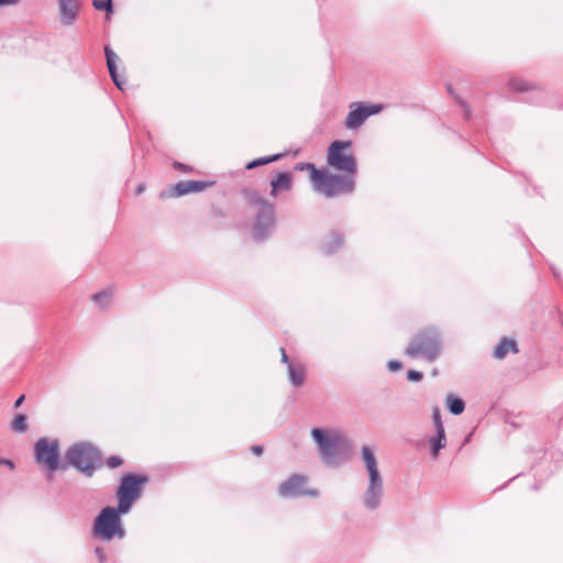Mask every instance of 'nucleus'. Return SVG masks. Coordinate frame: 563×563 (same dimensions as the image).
<instances>
[{"instance_id":"nucleus-15","label":"nucleus","mask_w":563,"mask_h":563,"mask_svg":"<svg viewBox=\"0 0 563 563\" xmlns=\"http://www.w3.org/2000/svg\"><path fill=\"white\" fill-rule=\"evenodd\" d=\"M271 195L276 197L280 191H288L292 186V177L289 173H279L271 181Z\"/></svg>"},{"instance_id":"nucleus-5","label":"nucleus","mask_w":563,"mask_h":563,"mask_svg":"<svg viewBox=\"0 0 563 563\" xmlns=\"http://www.w3.org/2000/svg\"><path fill=\"white\" fill-rule=\"evenodd\" d=\"M68 463L87 476H91L99 462L98 451L87 443H78L68 449L66 453Z\"/></svg>"},{"instance_id":"nucleus-20","label":"nucleus","mask_w":563,"mask_h":563,"mask_svg":"<svg viewBox=\"0 0 563 563\" xmlns=\"http://www.w3.org/2000/svg\"><path fill=\"white\" fill-rule=\"evenodd\" d=\"M430 441L432 445L431 454L433 457H437L440 450L446 446L445 430H435V437H433Z\"/></svg>"},{"instance_id":"nucleus-33","label":"nucleus","mask_w":563,"mask_h":563,"mask_svg":"<svg viewBox=\"0 0 563 563\" xmlns=\"http://www.w3.org/2000/svg\"><path fill=\"white\" fill-rule=\"evenodd\" d=\"M18 3H20V0H0V7L15 5Z\"/></svg>"},{"instance_id":"nucleus-6","label":"nucleus","mask_w":563,"mask_h":563,"mask_svg":"<svg viewBox=\"0 0 563 563\" xmlns=\"http://www.w3.org/2000/svg\"><path fill=\"white\" fill-rule=\"evenodd\" d=\"M440 353L439 335L434 331L419 333L406 349L410 357L422 356L433 361Z\"/></svg>"},{"instance_id":"nucleus-18","label":"nucleus","mask_w":563,"mask_h":563,"mask_svg":"<svg viewBox=\"0 0 563 563\" xmlns=\"http://www.w3.org/2000/svg\"><path fill=\"white\" fill-rule=\"evenodd\" d=\"M104 53H106V57H107V65H108L110 76H111L112 80L114 81L115 86L119 89H122L123 82L119 79V76L117 73V65H115L118 56L109 47L104 48Z\"/></svg>"},{"instance_id":"nucleus-4","label":"nucleus","mask_w":563,"mask_h":563,"mask_svg":"<svg viewBox=\"0 0 563 563\" xmlns=\"http://www.w3.org/2000/svg\"><path fill=\"white\" fill-rule=\"evenodd\" d=\"M352 142L334 141L330 144L327 154V163L333 169L354 178L357 165L354 155L350 152Z\"/></svg>"},{"instance_id":"nucleus-38","label":"nucleus","mask_w":563,"mask_h":563,"mask_svg":"<svg viewBox=\"0 0 563 563\" xmlns=\"http://www.w3.org/2000/svg\"><path fill=\"white\" fill-rule=\"evenodd\" d=\"M514 88L517 90H527V87L525 85L516 86V84H512Z\"/></svg>"},{"instance_id":"nucleus-26","label":"nucleus","mask_w":563,"mask_h":563,"mask_svg":"<svg viewBox=\"0 0 563 563\" xmlns=\"http://www.w3.org/2000/svg\"><path fill=\"white\" fill-rule=\"evenodd\" d=\"M92 4L97 10L112 11L111 0H92Z\"/></svg>"},{"instance_id":"nucleus-34","label":"nucleus","mask_w":563,"mask_h":563,"mask_svg":"<svg viewBox=\"0 0 563 563\" xmlns=\"http://www.w3.org/2000/svg\"><path fill=\"white\" fill-rule=\"evenodd\" d=\"M251 451L256 455H261L263 453V448L261 445H253Z\"/></svg>"},{"instance_id":"nucleus-27","label":"nucleus","mask_w":563,"mask_h":563,"mask_svg":"<svg viewBox=\"0 0 563 563\" xmlns=\"http://www.w3.org/2000/svg\"><path fill=\"white\" fill-rule=\"evenodd\" d=\"M432 419H433V423H434L435 430H444V426H443L442 419H441V412H440V409L438 407H435L433 409Z\"/></svg>"},{"instance_id":"nucleus-8","label":"nucleus","mask_w":563,"mask_h":563,"mask_svg":"<svg viewBox=\"0 0 563 563\" xmlns=\"http://www.w3.org/2000/svg\"><path fill=\"white\" fill-rule=\"evenodd\" d=\"M36 463L44 465L49 474L59 468V443L57 440L47 438L38 439L34 444ZM52 475L48 476L51 479Z\"/></svg>"},{"instance_id":"nucleus-23","label":"nucleus","mask_w":563,"mask_h":563,"mask_svg":"<svg viewBox=\"0 0 563 563\" xmlns=\"http://www.w3.org/2000/svg\"><path fill=\"white\" fill-rule=\"evenodd\" d=\"M11 429L20 433L25 432L27 430L26 416L23 413L16 415L11 422Z\"/></svg>"},{"instance_id":"nucleus-35","label":"nucleus","mask_w":563,"mask_h":563,"mask_svg":"<svg viewBox=\"0 0 563 563\" xmlns=\"http://www.w3.org/2000/svg\"><path fill=\"white\" fill-rule=\"evenodd\" d=\"M280 353H282V362L288 365L290 362L288 360L286 351L283 347L280 349Z\"/></svg>"},{"instance_id":"nucleus-22","label":"nucleus","mask_w":563,"mask_h":563,"mask_svg":"<svg viewBox=\"0 0 563 563\" xmlns=\"http://www.w3.org/2000/svg\"><path fill=\"white\" fill-rule=\"evenodd\" d=\"M446 407L453 415H461L465 409L464 401L453 395L446 396Z\"/></svg>"},{"instance_id":"nucleus-3","label":"nucleus","mask_w":563,"mask_h":563,"mask_svg":"<svg viewBox=\"0 0 563 563\" xmlns=\"http://www.w3.org/2000/svg\"><path fill=\"white\" fill-rule=\"evenodd\" d=\"M124 514L119 511V506L117 508L104 507L93 521V537L102 541H111L115 537L122 539L125 536V530L120 516Z\"/></svg>"},{"instance_id":"nucleus-40","label":"nucleus","mask_w":563,"mask_h":563,"mask_svg":"<svg viewBox=\"0 0 563 563\" xmlns=\"http://www.w3.org/2000/svg\"><path fill=\"white\" fill-rule=\"evenodd\" d=\"M176 167H177V168H183V167H184V165L178 163V164H176Z\"/></svg>"},{"instance_id":"nucleus-21","label":"nucleus","mask_w":563,"mask_h":563,"mask_svg":"<svg viewBox=\"0 0 563 563\" xmlns=\"http://www.w3.org/2000/svg\"><path fill=\"white\" fill-rule=\"evenodd\" d=\"M113 298V291L111 289H106L100 292H97L92 296V301L101 309L107 308Z\"/></svg>"},{"instance_id":"nucleus-17","label":"nucleus","mask_w":563,"mask_h":563,"mask_svg":"<svg viewBox=\"0 0 563 563\" xmlns=\"http://www.w3.org/2000/svg\"><path fill=\"white\" fill-rule=\"evenodd\" d=\"M508 352L517 353V343L514 340L503 338L494 350V356L501 360L508 354Z\"/></svg>"},{"instance_id":"nucleus-11","label":"nucleus","mask_w":563,"mask_h":563,"mask_svg":"<svg viewBox=\"0 0 563 563\" xmlns=\"http://www.w3.org/2000/svg\"><path fill=\"white\" fill-rule=\"evenodd\" d=\"M350 108L351 111L349 112L345 120V126L350 130L360 128L369 115L376 114L382 110V106L379 104L365 107L357 102L352 103Z\"/></svg>"},{"instance_id":"nucleus-16","label":"nucleus","mask_w":563,"mask_h":563,"mask_svg":"<svg viewBox=\"0 0 563 563\" xmlns=\"http://www.w3.org/2000/svg\"><path fill=\"white\" fill-rule=\"evenodd\" d=\"M207 185L202 181L198 180H185L177 183L173 190L175 196H184L190 192H199L202 191Z\"/></svg>"},{"instance_id":"nucleus-24","label":"nucleus","mask_w":563,"mask_h":563,"mask_svg":"<svg viewBox=\"0 0 563 563\" xmlns=\"http://www.w3.org/2000/svg\"><path fill=\"white\" fill-rule=\"evenodd\" d=\"M342 242H343V240H342L341 235L333 233L330 236L329 242H327L324 245V252L328 254L335 252L342 245Z\"/></svg>"},{"instance_id":"nucleus-37","label":"nucleus","mask_w":563,"mask_h":563,"mask_svg":"<svg viewBox=\"0 0 563 563\" xmlns=\"http://www.w3.org/2000/svg\"><path fill=\"white\" fill-rule=\"evenodd\" d=\"M307 164L308 163H300L296 166V169H299V170H303V169H308L307 168Z\"/></svg>"},{"instance_id":"nucleus-39","label":"nucleus","mask_w":563,"mask_h":563,"mask_svg":"<svg viewBox=\"0 0 563 563\" xmlns=\"http://www.w3.org/2000/svg\"><path fill=\"white\" fill-rule=\"evenodd\" d=\"M143 190H144V186H143V185H140V186L137 187L136 192H137V194H141V192H143Z\"/></svg>"},{"instance_id":"nucleus-36","label":"nucleus","mask_w":563,"mask_h":563,"mask_svg":"<svg viewBox=\"0 0 563 563\" xmlns=\"http://www.w3.org/2000/svg\"><path fill=\"white\" fill-rule=\"evenodd\" d=\"M23 400H24V396L22 395V396H20V397L15 400V402H14V407H15V408L20 407V406L22 405Z\"/></svg>"},{"instance_id":"nucleus-29","label":"nucleus","mask_w":563,"mask_h":563,"mask_svg":"<svg viewBox=\"0 0 563 563\" xmlns=\"http://www.w3.org/2000/svg\"><path fill=\"white\" fill-rule=\"evenodd\" d=\"M95 554H96L99 563H104L107 561V554L103 549L96 548Z\"/></svg>"},{"instance_id":"nucleus-2","label":"nucleus","mask_w":563,"mask_h":563,"mask_svg":"<svg viewBox=\"0 0 563 563\" xmlns=\"http://www.w3.org/2000/svg\"><path fill=\"white\" fill-rule=\"evenodd\" d=\"M310 179L314 189L328 198L350 194L354 190V178L347 175H333L325 170H318L313 164H307Z\"/></svg>"},{"instance_id":"nucleus-14","label":"nucleus","mask_w":563,"mask_h":563,"mask_svg":"<svg viewBox=\"0 0 563 563\" xmlns=\"http://www.w3.org/2000/svg\"><path fill=\"white\" fill-rule=\"evenodd\" d=\"M79 0H58L60 23L65 26L74 24L79 11Z\"/></svg>"},{"instance_id":"nucleus-30","label":"nucleus","mask_w":563,"mask_h":563,"mask_svg":"<svg viewBox=\"0 0 563 563\" xmlns=\"http://www.w3.org/2000/svg\"><path fill=\"white\" fill-rule=\"evenodd\" d=\"M407 377L411 382H419L422 378V373L417 371H409Z\"/></svg>"},{"instance_id":"nucleus-10","label":"nucleus","mask_w":563,"mask_h":563,"mask_svg":"<svg viewBox=\"0 0 563 563\" xmlns=\"http://www.w3.org/2000/svg\"><path fill=\"white\" fill-rule=\"evenodd\" d=\"M307 477L303 475L295 474L287 481L280 484L278 493L284 498L296 497V496H310L318 497V489H307L306 486Z\"/></svg>"},{"instance_id":"nucleus-7","label":"nucleus","mask_w":563,"mask_h":563,"mask_svg":"<svg viewBox=\"0 0 563 563\" xmlns=\"http://www.w3.org/2000/svg\"><path fill=\"white\" fill-rule=\"evenodd\" d=\"M146 482L145 477L135 475H125L117 492L119 511L129 512L133 503L141 496L142 485Z\"/></svg>"},{"instance_id":"nucleus-1","label":"nucleus","mask_w":563,"mask_h":563,"mask_svg":"<svg viewBox=\"0 0 563 563\" xmlns=\"http://www.w3.org/2000/svg\"><path fill=\"white\" fill-rule=\"evenodd\" d=\"M311 437L325 465L339 466L345 461L343 451L347 448V440L341 432L333 429L313 428Z\"/></svg>"},{"instance_id":"nucleus-31","label":"nucleus","mask_w":563,"mask_h":563,"mask_svg":"<svg viewBox=\"0 0 563 563\" xmlns=\"http://www.w3.org/2000/svg\"><path fill=\"white\" fill-rule=\"evenodd\" d=\"M388 368L393 372L398 371L401 368V363L398 361H390L388 362Z\"/></svg>"},{"instance_id":"nucleus-28","label":"nucleus","mask_w":563,"mask_h":563,"mask_svg":"<svg viewBox=\"0 0 563 563\" xmlns=\"http://www.w3.org/2000/svg\"><path fill=\"white\" fill-rule=\"evenodd\" d=\"M106 463L110 468H115L122 464V460L119 456H111Z\"/></svg>"},{"instance_id":"nucleus-32","label":"nucleus","mask_w":563,"mask_h":563,"mask_svg":"<svg viewBox=\"0 0 563 563\" xmlns=\"http://www.w3.org/2000/svg\"><path fill=\"white\" fill-rule=\"evenodd\" d=\"M0 465H4L10 470L14 468V463L11 460L0 457Z\"/></svg>"},{"instance_id":"nucleus-19","label":"nucleus","mask_w":563,"mask_h":563,"mask_svg":"<svg viewBox=\"0 0 563 563\" xmlns=\"http://www.w3.org/2000/svg\"><path fill=\"white\" fill-rule=\"evenodd\" d=\"M288 376H289L290 383L294 386H296V387L301 386L305 382V367L300 364L289 363L288 364Z\"/></svg>"},{"instance_id":"nucleus-12","label":"nucleus","mask_w":563,"mask_h":563,"mask_svg":"<svg viewBox=\"0 0 563 563\" xmlns=\"http://www.w3.org/2000/svg\"><path fill=\"white\" fill-rule=\"evenodd\" d=\"M362 459L367 475L366 484H384L383 475L378 468V462L373 449L367 445L363 446Z\"/></svg>"},{"instance_id":"nucleus-9","label":"nucleus","mask_w":563,"mask_h":563,"mask_svg":"<svg viewBox=\"0 0 563 563\" xmlns=\"http://www.w3.org/2000/svg\"><path fill=\"white\" fill-rule=\"evenodd\" d=\"M252 203L258 206L253 236L257 240L264 239L274 227V207L260 197L253 198Z\"/></svg>"},{"instance_id":"nucleus-25","label":"nucleus","mask_w":563,"mask_h":563,"mask_svg":"<svg viewBox=\"0 0 563 563\" xmlns=\"http://www.w3.org/2000/svg\"><path fill=\"white\" fill-rule=\"evenodd\" d=\"M283 156H284L283 154H276V155H272V156H267V157H261V158H257V159H254V161L250 162L246 165V168L247 169H253V168H255L257 166L275 162V161L282 158Z\"/></svg>"},{"instance_id":"nucleus-13","label":"nucleus","mask_w":563,"mask_h":563,"mask_svg":"<svg viewBox=\"0 0 563 563\" xmlns=\"http://www.w3.org/2000/svg\"><path fill=\"white\" fill-rule=\"evenodd\" d=\"M384 497V484H366L362 496V503L368 510H375L382 504Z\"/></svg>"}]
</instances>
